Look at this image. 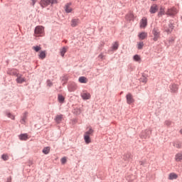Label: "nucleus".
<instances>
[{"instance_id": "nucleus-1", "label": "nucleus", "mask_w": 182, "mask_h": 182, "mask_svg": "<svg viewBox=\"0 0 182 182\" xmlns=\"http://www.w3.org/2000/svg\"><path fill=\"white\" fill-rule=\"evenodd\" d=\"M45 35V27L42 26H37L34 29V36L37 37H42Z\"/></svg>"}, {"instance_id": "nucleus-2", "label": "nucleus", "mask_w": 182, "mask_h": 182, "mask_svg": "<svg viewBox=\"0 0 182 182\" xmlns=\"http://www.w3.org/2000/svg\"><path fill=\"white\" fill-rule=\"evenodd\" d=\"M152 34L154 35L153 41H154V42H157V41H159V39L160 38L161 31L158 27H154L152 30Z\"/></svg>"}, {"instance_id": "nucleus-3", "label": "nucleus", "mask_w": 182, "mask_h": 182, "mask_svg": "<svg viewBox=\"0 0 182 182\" xmlns=\"http://www.w3.org/2000/svg\"><path fill=\"white\" fill-rule=\"evenodd\" d=\"M150 136H151V130L150 129H145L140 134L141 139H144V140L150 139Z\"/></svg>"}, {"instance_id": "nucleus-4", "label": "nucleus", "mask_w": 182, "mask_h": 182, "mask_svg": "<svg viewBox=\"0 0 182 182\" xmlns=\"http://www.w3.org/2000/svg\"><path fill=\"white\" fill-rule=\"evenodd\" d=\"M53 4H58V0H41V6H48V5H53Z\"/></svg>"}, {"instance_id": "nucleus-5", "label": "nucleus", "mask_w": 182, "mask_h": 182, "mask_svg": "<svg viewBox=\"0 0 182 182\" xmlns=\"http://www.w3.org/2000/svg\"><path fill=\"white\" fill-rule=\"evenodd\" d=\"M178 13V10H177L176 7H172L168 9L166 14L168 15L169 16H174V15H177Z\"/></svg>"}, {"instance_id": "nucleus-6", "label": "nucleus", "mask_w": 182, "mask_h": 182, "mask_svg": "<svg viewBox=\"0 0 182 182\" xmlns=\"http://www.w3.org/2000/svg\"><path fill=\"white\" fill-rule=\"evenodd\" d=\"M169 89L171 93H178V85L176 83H171L169 85Z\"/></svg>"}, {"instance_id": "nucleus-7", "label": "nucleus", "mask_w": 182, "mask_h": 182, "mask_svg": "<svg viewBox=\"0 0 182 182\" xmlns=\"http://www.w3.org/2000/svg\"><path fill=\"white\" fill-rule=\"evenodd\" d=\"M126 99L127 105H133V103H134V98H133L132 93L129 92L127 94Z\"/></svg>"}, {"instance_id": "nucleus-8", "label": "nucleus", "mask_w": 182, "mask_h": 182, "mask_svg": "<svg viewBox=\"0 0 182 182\" xmlns=\"http://www.w3.org/2000/svg\"><path fill=\"white\" fill-rule=\"evenodd\" d=\"M117 49H119V42L115 41L112 44L111 49L108 50L107 53H113V52L117 50Z\"/></svg>"}, {"instance_id": "nucleus-9", "label": "nucleus", "mask_w": 182, "mask_h": 182, "mask_svg": "<svg viewBox=\"0 0 182 182\" xmlns=\"http://www.w3.org/2000/svg\"><path fill=\"white\" fill-rule=\"evenodd\" d=\"M125 19L127 22H133V21H134V14H133V11H129L126 15Z\"/></svg>"}, {"instance_id": "nucleus-10", "label": "nucleus", "mask_w": 182, "mask_h": 182, "mask_svg": "<svg viewBox=\"0 0 182 182\" xmlns=\"http://www.w3.org/2000/svg\"><path fill=\"white\" fill-rule=\"evenodd\" d=\"M16 79V83H18V85H22V83H25L26 82V78L22 77V74L19 73Z\"/></svg>"}, {"instance_id": "nucleus-11", "label": "nucleus", "mask_w": 182, "mask_h": 182, "mask_svg": "<svg viewBox=\"0 0 182 182\" xmlns=\"http://www.w3.org/2000/svg\"><path fill=\"white\" fill-rule=\"evenodd\" d=\"M77 89V85L75 82H70L68 85V92H75V90H76Z\"/></svg>"}, {"instance_id": "nucleus-12", "label": "nucleus", "mask_w": 182, "mask_h": 182, "mask_svg": "<svg viewBox=\"0 0 182 182\" xmlns=\"http://www.w3.org/2000/svg\"><path fill=\"white\" fill-rule=\"evenodd\" d=\"M18 70L15 68H9L7 70V75H10L11 76H16L19 74Z\"/></svg>"}, {"instance_id": "nucleus-13", "label": "nucleus", "mask_w": 182, "mask_h": 182, "mask_svg": "<svg viewBox=\"0 0 182 182\" xmlns=\"http://www.w3.org/2000/svg\"><path fill=\"white\" fill-rule=\"evenodd\" d=\"M149 75L144 71V73H141V77L139 78V81L142 83H147L149 80Z\"/></svg>"}, {"instance_id": "nucleus-14", "label": "nucleus", "mask_w": 182, "mask_h": 182, "mask_svg": "<svg viewBox=\"0 0 182 182\" xmlns=\"http://www.w3.org/2000/svg\"><path fill=\"white\" fill-rule=\"evenodd\" d=\"M138 38L139 41H144V39H147V33L145 31H141L138 33Z\"/></svg>"}, {"instance_id": "nucleus-15", "label": "nucleus", "mask_w": 182, "mask_h": 182, "mask_svg": "<svg viewBox=\"0 0 182 182\" xmlns=\"http://www.w3.org/2000/svg\"><path fill=\"white\" fill-rule=\"evenodd\" d=\"M173 25V23L168 24V27L164 28V31L168 34L171 33V32H173V29H174V26Z\"/></svg>"}, {"instance_id": "nucleus-16", "label": "nucleus", "mask_w": 182, "mask_h": 182, "mask_svg": "<svg viewBox=\"0 0 182 182\" xmlns=\"http://www.w3.org/2000/svg\"><path fill=\"white\" fill-rule=\"evenodd\" d=\"M19 140H21V141H26L28 139H29V135L28 134H21L18 135Z\"/></svg>"}, {"instance_id": "nucleus-17", "label": "nucleus", "mask_w": 182, "mask_h": 182, "mask_svg": "<svg viewBox=\"0 0 182 182\" xmlns=\"http://www.w3.org/2000/svg\"><path fill=\"white\" fill-rule=\"evenodd\" d=\"M157 11H159V6H157V4H153L151 6L149 9L150 14H156Z\"/></svg>"}, {"instance_id": "nucleus-18", "label": "nucleus", "mask_w": 182, "mask_h": 182, "mask_svg": "<svg viewBox=\"0 0 182 182\" xmlns=\"http://www.w3.org/2000/svg\"><path fill=\"white\" fill-rule=\"evenodd\" d=\"M81 97L82 100H89V99L92 97V95H90V93L89 92H83L81 94Z\"/></svg>"}, {"instance_id": "nucleus-19", "label": "nucleus", "mask_w": 182, "mask_h": 182, "mask_svg": "<svg viewBox=\"0 0 182 182\" xmlns=\"http://www.w3.org/2000/svg\"><path fill=\"white\" fill-rule=\"evenodd\" d=\"M46 58V50H41L38 54V59L43 60Z\"/></svg>"}, {"instance_id": "nucleus-20", "label": "nucleus", "mask_w": 182, "mask_h": 182, "mask_svg": "<svg viewBox=\"0 0 182 182\" xmlns=\"http://www.w3.org/2000/svg\"><path fill=\"white\" fill-rule=\"evenodd\" d=\"M68 49H69L68 46H63L60 51V56H62V58H65V55L66 53V52H68Z\"/></svg>"}, {"instance_id": "nucleus-21", "label": "nucleus", "mask_w": 182, "mask_h": 182, "mask_svg": "<svg viewBox=\"0 0 182 182\" xmlns=\"http://www.w3.org/2000/svg\"><path fill=\"white\" fill-rule=\"evenodd\" d=\"M133 159V155L131 153H127L124 155L123 159L124 161H130Z\"/></svg>"}, {"instance_id": "nucleus-22", "label": "nucleus", "mask_w": 182, "mask_h": 182, "mask_svg": "<svg viewBox=\"0 0 182 182\" xmlns=\"http://www.w3.org/2000/svg\"><path fill=\"white\" fill-rule=\"evenodd\" d=\"M71 5H72V3H68L67 4H65V11L67 14H70V12L73 11L72 7H70Z\"/></svg>"}, {"instance_id": "nucleus-23", "label": "nucleus", "mask_w": 182, "mask_h": 182, "mask_svg": "<svg viewBox=\"0 0 182 182\" xmlns=\"http://www.w3.org/2000/svg\"><path fill=\"white\" fill-rule=\"evenodd\" d=\"M4 114H6V116H7V117H9V119H11V120H15V117L9 109L4 111Z\"/></svg>"}, {"instance_id": "nucleus-24", "label": "nucleus", "mask_w": 182, "mask_h": 182, "mask_svg": "<svg viewBox=\"0 0 182 182\" xmlns=\"http://www.w3.org/2000/svg\"><path fill=\"white\" fill-rule=\"evenodd\" d=\"M178 178V175L174 172L169 173L168 180H177Z\"/></svg>"}, {"instance_id": "nucleus-25", "label": "nucleus", "mask_w": 182, "mask_h": 182, "mask_svg": "<svg viewBox=\"0 0 182 182\" xmlns=\"http://www.w3.org/2000/svg\"><path fill=\"white\" fill-rule=\"evenodd\" d=\"M173 145L176 149H181V147H182V141H180V140H176V141L173 142Z\"/></svg>"}, {"instance_id": "nucleus-26", "label": "nucleus", "mask_w": 182, "mask_h": 182, "mask_svg": "<svg viewBox=\"0 0 182 182\" xmlns=\"http://www.w3.org/2000/svg\"><path fill=\"white\" fill-rule=\"evenodd\" d=\"M95 133V130H93V128L92 127H90L89 129L85 132L84 135L85 136H93V134Z\"/></svg>"}, {"instance_id": "nucleus-27", "label": "nucleus", "mask_w": 182, "mask_h": 182, "mask_svg": "<svg viewBox=\"0 0 182 182\" xmlns=\"http://www.w3.org/2000/svg\"><path fill=\"white\" fill-rule=\"evenodd\" d=\"M84 141L85 144H90L92 143V138L89 135L84 134Z\"/></svg>"}, {"instance_id": "nucleus-28", "label": "nucleus", "mask_w": 182, "mask_h": 182, "mask_svg": "<svg viewBox=\"0 0 182 182\" xmlns=\"http://www.w3.org/2000/svg\"><path fill=\"white\" fill-rule=\"evenodd\" d=\"M58 102H59L61 105H63V103H65V96H63L62 94H58Z\"/></svg>"}, {"instance_id": "nucleus-29", "label": "nucleus", "mask_w": 182, "mask_h": 182, "mask_svg": "<svg viewBox=\"0 0 182 182\" xmlns=\"http://www.w3.org/2000/svg\"><path fill=\"white\" fill-rule=\"evenodd\" d=\"M63 119V114H58L55 117V122H56L58 124H59V123L62 122Z\"/></svg>"}, {"instance_id": "nucleus-30", "label": "nucleus", "mask_w": 182, "mask_h": 182, "mask_svg": "<svg viewBox=\"0 0 182 182\" xmlns=\"http://www.w3.org/2000/svg\"><path fill=\"white\" fill-rule=\"evenodd\" d=\"M133 60H134V62H138V63H140V62H141V57H140V55L139 54H135L133 56Z\"/></svg>"}, {"instance_id": "nucleus-31", "label": "nucleus", "mask_w": 182, "mask_h": 182, "mask_svg": "<svg viewBox=\"0 0 182 182\" xmlns=\"http://www.w3.org/2000/svg\"><path fill=\"white\" fill-rule=\"evenodd\" d=\"M175 160L177 162H180L182 161V152H180L176 154Z\"/></svg>"}, {"instance_id": "nucleus-32", "label": "nucleus", "mask_w": 182, "mask_h": 182, "mask_svg": "<svg viewBox=\"0 0 182 182\" xmlns=\"http://www.w3.org/2000/svg\"><path fill=\"white\" fill-rule=\"evenodd\" d=\"M28 117V112H25L22 117L21 123V124H25L26 123V119Z\"/></svg>"}, {"instance_id": "nucleus-33", "label": "nucleus", "mask_w": 182, "mask_h": 182, "mask_svg": "<svg viewBox=\"0 0 182 182\" xmlns=\"http://www.w3.org/2000/svg\"><path fill=\"white\" fill-rule=\"evenodd\" d=\"M78 82L80 83H87V77H86L85 76H81V77H79Z\"/></svg>"}, {"instance_id": "nucleus-34", "label": "nucleus", "mask_w": 182, "mask_h": 182, "mask_svg": "<svg viewBox=\"0 0 182 182\" xmlns=\"http://www.w3.org/2000/svg\"><path fill=\"white\" fill-rule=\"evenodd\" d=\"M144 47V43L143 41H140L137 43L136 48L138 50H141Z\"/></svg>"}, {"instance_id": "nucleus-35", "label": "nucleus", "mask_w": 182, "mask_h": 182, "mask_svg": "<svg viewBox=\"0 0 182 182\" xmlns=\"http://www.w3.org/2000/svg\"><path fill=\"white\" fill-rule=\"evenodd\" d=\"M42 153H43V154H49V153H50V147L49 146L44 147L42 150Z\"/></svg>"}, {"instance_id": "nucleus-36", "label": "nucleus", "mask_w": 182, "mask_h": 182, "mask_svg": "<svg viewBox=\"0 0 182 182\" xmlns=\"http://www.w3.org/2000/svg\"><path fill=\"white\" fill-rule=\"evenodd\" d=\"M82 113V109L80 108H75L73 109V114H75L76 116H79Z\"/></svg>"}, {"instance_id": "nucleus-37", "label": "nucleus", "mask_w": 182, "mask_h": 182, "mask_svg": "<svg viewBox=\"0 0 182 182\" xmlns=\"http://www.w3.org/2000/svg\"><path fill=\"white\" fill-rule=\"evenodd\" d=\"M33 50H35V52H39L40 50H41L42 47H41V46H34L32 47Z\"/></svg>"}, {"instance_id": "nucleus-38", "label": "nucleus", "mask_w": 182, "mask_h": 182, "mask_svg": "<svg viewBox=\"0 0 182 182\" xmlns=\"http://www.w3.org/2000/svg\"><path fill=\"white\" fill-rule=\"evenodd\" d=\"M166 11H164V7L161 6L159 12V16H161L163 15H165Z\"/></svg>"}, {"instance_id": "nucleus-39", "label": "nucleus", "mask_w": 182, "mask_h": 182, "mask_svg": "<svg viewBox=\"0 0 182 182\" xmlns=\"http://www.w3.org/2000/svg\"><path fill=\"white\" fill-rule=\"evenodd\" d=\"M69 80V78H68V77H66L65 75H64L62 78V81L63 82V86H65V85H66L68 83V81Z\"/></svg>"}, {"instance_id": "nucleus-40", "label": "nucleus", "mask_w": 182, "mask_h": 182, "mask_svg": "<svg viewBox=\"0 0 182 182\" xmlns=\"http://www.w3.org/2000/svg\"><path fill=\"white\" fill-rule=\"evenodd\" d=\"M1 159H2V160H4V161H6L9 160V156H8V155L6 154H3L1 155Z\"/></svg>"}, {"instance_id": "nucleus-41", "label": "nucleus", "mask_w": 182, "mask_h": 182, "mask_svg": "<svg viewBox=\"0 0 182 182\" xmlns=\"http://www.w3.org/2000/svg\"><path fill=\"white\" fill-rule=\"evenodd\" d=\"M60 163L61 164L65 165V163H68V158H66V156L61 158Z\"/></svg>"}, {"instance_id": "nucleus-42", "label": "nucleus", "mask_w": 182, "mask_h": 182, "mask_svg": "<svg viewBox=\"0 0 182 182\" xmlns=\"http://www.w3.org/2000/svg\"><path fill=\"white\" fill-rule=\"evenodd\" d=\"M164 124L165 126H167V127H171V124H173V122L170 120H166Z\"/></svg>"}, {"instance_id": "nucleus-43", "label": "nucleus", "mask_w": 182, "mask_h": 182, "mask_svg": "<svg viewBox=\"0 0 182 182\" xmlns=\"http://www.w3.org/2000/svg\"><path fill=\"white\" fill-rule=\"evenodd\" d=\"M176 41V38L173 37V36H172V37H170L169 38V40H168V43L170 44V45H173V43H174V41Z\"/></svg>"}, {"instance_id": "nucleus-44", "label": "nucleus", "mask_w": 182, "mask_h": 182, "mask_svg": "<svg viewBox=\"0 0 182 182\" xmlns=\"http://www.w3.org/2000/svg\"><path fill=\"white\" fill-rule=\"evenodd\" d=\"M72 23H79V22H80V20H79V18H77V17H75L72 19Z\"/></svg>"}, {"instance_id": "nucleus-45", "label": "nucleus", "mask_w": 182, "mask_h": 182, "mask_svg": "<svg viewBox=\"0 0 182 182\" xmlns=\"http://www.w3.org/2000/svg\"><path fill=\"white\" fill-rule=\"evenodd\" d=\"M140 166H142L143 167H146V164H147V161L146 160H142L139 161Z\"/></svg>"}, {"instance_id": "nucleus-46", "label": "nucleus", "mask_w": 182, "mask_h": 182, "mask_svg": "<svg viewBox=\"0 0 182 182\" xmlns=\"http://www.w3.org/2000/svg\"><path fill=\"white\" fill-rule=\"evenodd\" d=\"M47 86H48V87H52V86H53V82H52L50 80H47Z\"/></svg>"}, {"instance_id": "nucleus-47", "label": "nucleus", "mask_w": 182, "mask_h": 182, "mask_svg": "<svg viewBox=\"0 0 182 182\" xmlns=\"http://www.w3.org/2000/svg\"><path fill=\"white\" fill-rule=\"evenodd\" d=\"M139 26L141 29H145V28H147V23H140Z\"/></svg>"}, {"instance_id": "nucleus-48", "label": "nucleus", "mask_w": 182, "mask_h": 182, "mask_svg": "<svg viewBox=\"0 0 182 182\" xmlns=\"http://www.w3.org/2000/svg\"><path fill=\"white\" fill-rule=\"evenodd\" d=\"M141 23H147V18L143 17L141 21Z\"/></svg>"}, {"instance_id": "nucleus-49", "label": "nucleus", "mask_w": 182, "mask_h": 182, "mask_svg": "<svg viewBox=\"0 0 182 182\" xmlns=\"http://www.w3.org/2000/svg\"><path fill=\"white\" fill-rule=\"evenodd\" d=\"M98 58H100V59H105V55H103V53H100L99 55H98Z\"/></svg>"}, {"instance_id": "nucleus-50", "label": "nucleus", "mask_w": 182, "mask_h": 182, "mask_svg": "<svg viewBox=\"0 0 182 182\" xmlns=\"http://www.w3.org/2000/svg\"><path fill=\"white\" fill-rule=\"evenodd\" d=\"M6 182H12V176H9Z\"/></svg>"}, {"instance_id": "nucleus-51", "label": "nucleus", "mask_w": 182, "mask_h": 182, "mask_svg": "<svg viewBox=\"0 0 182 182\" xmlns=\"http://www.w3.org/2000/svg\"><path fill=\"white\" fill-rule=\"evenodd\" d=\"M33 6H35V4H36V0H31Z\"/></svg>"}, {"instance_id": "nucleus-52", "label": "nucleus", "mask_w": 182, "mask_h": 182, "mask_svg": "<svg viewBox=\"0 0 182 182\" xmlns=\"http://www.w3.org/2000/svg\"><path fill=\"white\" fill-rule=\"evenodd\" d=\"M71 26L75 28V26H77V23H71Z\"/></svg>"}, {"instance_id": "nucleus-53", "label": "nucleus", "mask_w": 182, "mask_h": 182, "mask_svg": "<svg viewBox=\"0 0 182 182\" xmlns=\"http://www.w3.org/2000/svg\"><path fill=\"white\" fill-rule=\"evenodd\" d=\"M123 93V92H121V95Z\"/></svg>"}, {"instance_id": "nucleus-54", "label": "nucleus", "mask_w": 182, "mask_h": 182, "mask_svg": "<svg viewBox=\"0 0 182 182\" xmlns=\"http://www.w3.org/2000/svg\"><path fill=\"white\" fill-rule=\"evenodd\" d=\"M181 19H182V16H181Z\"/></svg>"}]
</instances>
